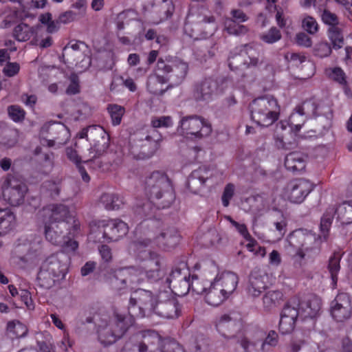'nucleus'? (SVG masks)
<instances>
[{
  "label": "nucleus",
  "instance_id": "nucleus-45",
  "mask_svg": "<svg viewBox=\"0 0 352 352\" xmlns=\"http://www.w3.org/2000/svg\"><path fill=\"white\" fill-rule=\"evenodd\" d=\"M192 352H209L210 340L204 335L197 336L192 346Z\"/></svg>",
  "mask_w": 352,
  "mask_h": 352
},
{
  "label": "nucleus",
  "instance_id": "nucleus-14",
  "mask_svg": "<svg viewBox=\"0 0 352 352\" xmlns=\"http://www.w3.org/2000/svg\"><path fill=\"white\" fill-rule=\"evenodd\" d=\"M305 122V116L295 109V111H294L289 117L288 121H280L277 124L276 131L277 132L279 129L285 131L286 130L287 126L288 125L289 126V131L296 134L300 131ZM274 140L275 145L278 148L284 150L289 149V147L287 146V144L285 142V136L283 135H279L277 133Z\"/></svg>",
  "mask_w": 352,
  "mask_h": 352
},
{
  "label": "nucleus",
  "instance_id": "nucleus-53",
  "mask_svg": "<svg viewBox=\"0 0 352 352\" xmlns=\"http://www.w3.org/2000/svg\"><path fill=\"white\" fill-rule=\"evenodd\" d=\"M281 316L289 318V319L296 321L298 316L300 317L298 306L294 307L291 305V302H287L283 307Z\"/></svg>",
  "mask_w": 352,
  "mask_h": 352
},
{
  "label": "nucleus",
  "instance_id": "nucleus-27",
  "mask_svg": "<svg viewBox=\"0 0 352 352\" xmlns=\"http://www.w3.org/2000/svg\"><path fill=\"white\" fill-rule=\"evenodd\" d=\"M168 83L165 81V78L162 74H159L156 71V74L150 76L148 78L146 87L148 91L155 96H162L164 94L167 89L170 87H164V85Z\"/></svg>",
  "mask_w": 352,
  "mask_h": 352
},
{
  "label": "nucleus",
  "instance_id": "nucleus-1",
  "mask_svg": "<svg viewBox=\"0 0 352 352\" xmlns=\"http://www.w3.org/2000/svg\"><path fill=\"white\" fill-rule=\"evenodd\" d=\"M144 234L148 238L134 242L138 256L141 260L140 267H128L115 270L110 278L111 287L120 295L127 290L129 285L140 283L144 276L151 282L162 278L164 273L160 267V256L148 248L155 245L168 251L175 247L181 239L178 230L175 228H168L157 236L150 230L144 231Z\"/></svg>",
  "mask_w": 352,
  "mask_h": 352
},
{
  "label": "nucleus",
  "instance_id": "nucleus-63",
  "mask_svg": "<svg viewBox=\"0 0 352 352\" xmlns=\"http://www.w3.org/2000/svg\"><path fill=\"white\" fill-rule=\"evenodd\" d=\"M76 14L72 10H67L61 13L59 15L58 19L59 21L60 24H67L74 21L76 19Z\"/></svg>",
  "mask_w": 352,
  "mask_h": 352
},
{
  "label": "nucleus",
  "instance_id": "nucleus-37",
  "mask_svg": "<svg viewBox=\"0 0 352 352\" xmlns=\"http://www.w3.org/2000/svg\"><path fill=\"white\" fill-rule=\"evenodd\" d=\"M334 206H329L327 208L320 221V231L322 234L323 240L327 241L329 236V232L331 226L333 219L336 215Z\"/></svg>",
  "mask_w": 352,
  "mask_h": 352
},
{
  "label": "nucleus",
  "instance_id": "nucleus-20",
  "mask_svg": "<svg viewBox=\"0 0 352 352\" xmlns=\"http://www.w3.org/2000/svg\"><path fill=\"white\" fill-rule=\"evenodd\" d=\"M294 304L298 306L300 318L302 319L316 318L321 308L320 300L316 296H311L305 300L298 302L296 300H294Z\"/></svg>",
  "mask_w": 352,
  "mask_h": 352
},
{
  "label": "nucleus",
  "instance_id": "nucleus-24",
  "mask_svg": "<svg viewBox=\"0 0 352 352\" xmlns=\"http://www.w3.org/2000/svg\"><path fill=\"white\" fill-rule=\"evenodd\" d=\"M268 276L265 273L252 272L249 278L248 293L253 297L261 295L267 288Z\"/></svg>",
  "mask_w": 352,
  "mask_h": 352
},
{
  "label": "nucleus",
  "instance_id": "nucleus-38",
  "mask_svg": "<svg viewBox=\"0 0 352 352\" xmlns=\"http://www.w3.org/2000/svg\"><path fill=\"white\" fill-rule=\"evenodd\" d=\"M329 77L333 81L342 86L346 94L349 91L346 76L344 70L340 67H335L327 70Z\"/></svg>",
  "mask_w": 352,
  "mask_h": 352
},
{
  "label": "nucleus",
  "instance_id": "nucleus-8",
  "mask_svg": "<svg viewBox=\"0 0 352 352\" xmlns=\"http://www.w3.org/2000/svg\"><path fill=\"white\" fill-rule=\"evenodd\" d=\"M89 226L90 234L98 232L102 234L98 240L102 239L107 243L118 241L129 232L127 223L119 219L94 220Z\"/></svg>",
  "mask_w": 352,
  "mask_h": 352
},
{
  "label": "nucleus",
  "instance_id": "nucleus-42",
  "mask_svg": "<svg viewBox=\"0 0 352 352\" xmlns=\"http://www.w3.org/2000/svg\"><path fill=\"white\" fill-rule=\"evenodd\" d=\"M56 278L48 270L41 267L37 276L38 285L44 289H50L54 286Z\"/></svg>",
  "mask_w": 352,
  "mask_h": 352
},
{
  "label": "nucleus",
  "instance_id": "nucleus-40",
  "mask_svg": "<svg viewBox=\"0 0 352 352\" xmlns=\"http://www.w3.org/2000/svg\"><path fill=\"white\" fill-rule=\"evenodd\" d=\"M328 36L331 42L333 48L340 49L344 45V36L342 33V25L328 28Z\"/></svg>",
  "mask_w": 352,
  "mask_h": 352
},
{
  "label": "nucleus",
  "instance_id": "nucleus-36",
  "mask_svg": "<svg viewBox=\"0 0 352 352\" xmlns=\"http://www.w3.org/2000/svg\"><path fill=\"white\" fill-rule=\"evenodd\" d=\"M190 277L188 276L184 279L177 278L175 280L167 282V283L173 293L177 296H183L190 290Z\"/></svg>",
  "mask_w": 352,
  "mask_h": 352
},
{
  "label": "nucleus",
  "instance_id": "nucleus-51",
  "mask_svg": "<svg viewBox=\"0 0 352 352\" xmlns=\"http://www.w3.org/2000/svg\"><path fill=\"white\" fill-rule=\"evenodd\" d=\"M323 23L329 26V28L337 27L341 24L337 15L328 10L324 9L321 15Z\"/></svg>",
  "mask_w": 352,
  "mask_h": 352
},
{
  "label": "nucleus",
  "instance_id": "nucleus-46",
  "mask_svg": "<svg viewBox=\"0 0 352 352\" xmlns=\"http://www.w3.org/2000/svg\"><path fill=\"white\" fill-rule=\"evenodd\" d=\"M296 109L305 116V115L315 114L318 109V105L314 99L310 98L297 106Z\"/></svg>",
  "mask_w": 352,
  "mask_h": 352
},
{
  "label": "nucleus",
  "instance_id": "nucleus-50",
  "mask_svg": "<svg viewBox=\"0 0 352 352\" xmlns=\"http://www.w3.org/2000/svg\"><path fill=\"white\" fill-rule=\"evenodd\" d=\"M283 294L278 291H270L263 296V300L264 305L270 308L281 299Z\"/></svg>",
  "mask_w": 352,
  "mask_h": 352
},
{
  "label": "nucleus",
  "instance_id": "nucleus-7",
  "mask_svg": "<svg viewBox=\"0 0 352 352\" xmlns=\"http://www.w3.org/2000/svg\"><path fill=\"white\" fill-rule=\"evenodd\" d=\"M156 71L162 74L168 87L179 85L186 78L188 72V64L177 57L160 58L157 62Z\"/></svg>",
  "mask_w": 352,
  "mask_h": 352
},
{
  "label": "nucleus",
  "instance_id": "nucleus-56",
  "mask_svg": "<svg viewBox=\"0 0 352 352\" xmlns=\"http://www.w3.org/2000/svg\"><path fill=\"white\" fill-rule=\"evenodd\" d=\"M303 29L308 33L313 34L318 32V25L316 19L312 16L305 17L302 22Z\"/></svg>",
  "mask_w": 352,
  "mask_h": 352
},
{
  "label": "nucleus",
  "instance_id": "nucleus-33",
  "mask_svg": "<svg viewBox=\"0 0 352 352\" xmlns=\"http://www.w3.org/2000/svg\"><path fill=\"white\" fill-rule=\"evenodd\" d=\"M342 254L340 252H334L330 256L328 263V270L331 275L332 285L334 287L337 285L338 275L340 270V261Z\"/></svg>",
  "mask_w": 352,
  "mask_h": 352
},
{
  "label": "nucleus",
  "instance_id": "nucleus-11",
  "mask_svg": "<svg viewBox=\"0 0 352 352\" xmlns=\"http://www.w3.org/2000/svg\"><path fill=\"white\" fill-rule=\"evenodd\" d=\"M3 199L12 206H18L24 202L28 192L27 186L13 176L6 177L1 186Z\"/></svg>",
  "mask_w": 352,
  "mask_h": 352
},
{
  "label": "nucleus",
  "instance_id": "nucleus-31",
  "mask_svg": "<svg viewBox=\"0 0 352 352\" xmlns=\"http://www.w3.org/2000/svg\"><path fill=\"white\" fill-rule=\"evenodd\" d=\"M188 276H190V273L186 261H178L172 267L170 274L166 278V282L175 280L177 278L184 279Z\"/></svg>",
  "mask_w": 352,
  "mask_h": 352
},
{
  "label": "nucleus",
  "instance_id": "nucleus-23",
  "mask_svg": "<svg viewBox=\"0 0 352 352\" xmlns=\"http://www.w3.org/2000/svg\"><path fill=\"white\" fill-rule=\"evenodd\" d=\"M212 282L230 297L236 289L239 277L234 272H224L217 274Z\"/></svg>",
  "mask_w": 352,
  "mask_h": 352
},
{
  "label": "nucleus",
  "instance_id": "nucleus-52",
  "mask_svg": "<svg viewBox=\"0 0 352 352\" xmlns=\"http://www.w3.org/2000/svg\"><path fill=\"white\" fill-rule=\"evenodd\" d=\"M235 186L232 183H228L224 187L222 195L221 202L224 207H228L230 205V200L234 195Z\"/></svg>",
  "mask_w": 352,
  "mask_h": 352
},
{
  "label": "nucleus",
  "instance_id": "nucleus-10",
  "mask_svg": "<svg viewBox=\"0 0 352 352\" xmlns=\"http://www.w3.org/2000/svg\"><path fill=\"white\" fill-rule=\"evenodd\" d=\"M50 214L45 223H58L69 231V234L74 236L80 230L78 219L70 213L69 208L63 204H52L49 206Z\"/></svg>",
  "mask_w": 352,
  "mask_h": 352
},
{
  "label": "nucleus",
  "instance_id": "nucleus-18",
  "mask_svg": "<svg viewBox=\"0 0 352 352\" xmlns=\"http://www.w3.org/2000/svg\"><path fill=\"white\" fill-rule=\"evenodd\" d=\"M238 51V50L236 49ZM255 50L249 45H245L239 50V52H231L228 57V66L231 70L238 69V65H234V60L240 58L239 63H243L247 68L254 67L258 65L259 60L254 56Z\"/></svg>",
  "mask_w": 352,
  "mask_h": 352
},
{
  "label": "nucleus",
  "instance_id": "nucleus-26",
  "mask_svg": "<svg viewBox=\"0 0 352 352\" xmlns=\"http://www.w3.org/2000/svg\"><path fill=\"white\" fill-rule=\"evenodd\" d=\"M16 223V215L10 209L0 210V236L12 231Z\"/></svg>",
  "mask_w": 352,
  "mask_h": 352
},
{
  "label": "nucleus",
  "instance_id": "nucleus-13",
  "mask_svg": "<svg viewBox=\"0 0 352 352\" xmlns=\"http://www.w3.org/2000/svg\"><path fill=\"white\" fill-rule=\"evenodd\" d=\"M179 127L183 134L190 135L195 138L207 136L212 131L211 125L197 116L184 117L180 121Z\"/></svg>",
  "mask_w": 352,
  "mask_h": 352
},
{
  "label": "nucleus",
  "instance_id": "nucleus-49",
  "mask_svg": "<svg viewBox=\"0 0 352 352\" xmlns=\"http://www.w3.org/2000/svg\"><path fill=\"white\" fill-rule=\"evenodd\" d=\"M295 324V320L280 315L278 328L279 331L282 334H289L292 333L294 329Z\"/></svg>",
  "mask_w": 352,
  "mask_h": 352
},
{
  "label": "nucleus",
  "instance_id": "nucleus-35",
  "mask_svg": "<svg viewBox=\"0 0 352 352\" xmlns=\"http://www.w3.org/2000/svg\"><path fill=\"white\" fill-rule=\"evenodd\" d=\"M6 331L8 335L12 339H14L25 337L28 332V329L19 320H14L7 323Z\"/></svg>",
  "mask_w": 352,
  "mask_h": 352
},
{
  "label": "nucleus",
  "instance_id": "nucleus-21",
  "mask_svg": "<svg viewBox=\"0 0 352 352\" xmlns=\"http://www.w3.org/2000/svg\"><path fill=\"white\" fill-rule=\"evenodd\" d=\"M313 240H316L313 235L305 234L299 230L293 232L289 237L290 245L298 248L296 256H298L300 259L305 257V250L307 251L309 249L312 250L314 248V247L309 248L307 246V244Z\"/></svg>",
  "mask_w": 352,
  "mask_h": 352
},
{
  "label": "nucleus",
  "instance_id": "nucleus-16",
  "mask_svg": "<svg viewBox=\"0 0 352 352\" xmlns=\"http://www.w3.org/2000/svg\"><path fill=\"white\" fill-rule=\"evenodd\" d=\"M314 185L305 179L291 181L287 187V196L290 202L302 203L306 197L313 190Z\"/></svg>",
  "mask_w": 352,
  "mask_h": 352
},
{
  "label": "nucleus",
  "instance_id": "nucleus-59",
  "mask_svg": "<svg viewBox=\"0 0 352 352\" xmlns=\"http://www.w3.org/2000/svg\"><path fill=\"white\" fill-rule=\"evenodd\" d=\"M278 342V336L277 333L274 331H270L265 340L262 343L261 349L262 351H265L266 345H269L270 346H276Z\"/></svg>",
  "mask_w": 352,
  "mask_h": 352
},
{
  "label": "nucleus",
  "instance_id": "nucleus-32",
  "mask_svg": "<svg viewBox=\"0 0 352 352\" xmlns=\"http://www.w3.org/2000/svg\"><path fill=\"white\" fill-rule=\"evenodd\" d=\"M100 201L108 210H119L124 204V197L118 194L104 193Z\"/></svg>",
  "mask_w": 352,
  "mask_h": 352
},
{
  "label": "nucleus",
  "instance_id": "nucleus-15",
  "mask_svg": "<svg viewBox=\"0 0 352 352\" xmlns=\"http://www.w3.org/2000/svg\"><path fill=\"white\" fill-rule=\"evenodd\" d=\"M69 258L63 253L58 252L48 256L42 263L41 267L57 277L63 279L67 274Z\"/></svg>",
  "mask_w": 352,
  "mask_h": 352
},
{
  "label": "nucleus",
  "instance_id": "nucleus-62",
  "mask_svg": "<svg viewBox=\"0 0 352 352\" xmlns=\"http://www.w3.org/2000/svg\"><path fill=\"white\" fill-rule=\"evenodd\" d=\"M21 300L29 310L34 309V303L32 299L31 294L26 289L21 290L20 292Z\"/></svg>",
  "mask_w": 352,
  "mask_h": 352
},
{
  "label": "nucleus",
  "instance_id": "nucleus-5",
  "mask_svg": "<svg viewBox=\"0 0 352 352\" xmlns=\"http://www.w3.org/2000/svg\"><path fill=\"white\" fill-rule=\"evenodd\" d=\"M217 27L213 16H206L198 10L190 9L186 16L184 31L194 40L206 39L211 36Z\"/></svg>",
  "mask_w": 352,
  "mask_h": 352
},
{
  "label": "nucleus",
  "instance_id": "nucleus-12",
  "mask_svg": "<svg viewBox=\"0 0 352 352\" xmlns=\"http://www.w3.org/2000/svg\"><path fill=\"white\" fill-rule=\"evenodd\" d=\"M153 313L167 319L177 318L182 313V306L177 299L167 292H160Z\"/></svg>",
  "mask_w": 352,
  "mask_h": 352
},
{
  "label": "nucleus",
  "instance_id": "nucleus-64",
  "mask_svg": "<svg viewBox=\"0 0 352 352\" xmlns=\"http://www.w3.org/2000/svg\"><path fill=\"white\" fill-rule=\"evenodd\" d=\"M99 253L104 262H110L112 260L111 249L107 245H101L98 248Z\"/></svg>",
  "mask_w": 352,
  "mask_h": 352
},
{
  "label": "nucleus",
  "instance_id": "nucleus-61",
  "mask_svg": "<svg viewBox=\"0 0 352 352\" xmlns=\"http://www.w3.org/2000/svg\"><path fill=\"white\" fill-rule=\"evenodd\" d=\"M42 188L50 192V196H58L60 193L59 184L53 181H46L42 184Z\"/></svg>",
  "mask_w": 352,
  "mask_h": 352
},
{
  "label": "nucleus",
  "instance_id": "nucleus-22",
  "mask_svg": "<svg viewBox=\"0 0 352 352\" xmlns=\"http://www.w3.org/2000/svg\"><path fill=\"white\" fill-rule=\"evenodd\" d=\"M87 130H89V141L95 142L94 146L91 148V151L90 153H94L93 158L98 157L103 155L109 147L108 142H104L103 144H100L99 140L96 139L98 136L103 139L105 131L103 127L100 125L89 126Z\"/></svg>",
  "mask_w": 352,
  "mask_h": 352
},
{
  "label": "nucleus",
  "instance_id": "nucleus-2",
  "mask_svg": "<svg viewBox=\"0 0 352 352\" xmlns=\"http://www.w3.org/2000/svg\"><path fill=\"white\" fill-rule=\"evenodd\" d=\"M144 189L148 200L135 208V212L140 216V219L144 218L136 227V234L142 232L146 227L158 226L160 222L153 219L155 217L156 211L169 208L175 200L172 182L164 173L154 171L146 177Z\"/></svg>",
  "mask_w": 352,
  "mask_h": 352
},
{
  "label": "nucleus",
  "instance_id": "nucleus-30",
  "mask_svg": "<svg viewBox=\"0 0 352 352\" xmlns=\"http://www.w3.org/2000/svg\"><path fill=\"white\" fill-rule=\"evenodd\" d=\"M215 170L214 168H210L206 166H202L199 167V168L193 170L189 176L188 184L190 188V184L195 180H198L200 183V185H204L206 183V182L209 179H211Z\"/></svg>",
  "mask_w": 352,
  "mask_h": 352
},
{
  "label": "nucleus",
  "instance_id": "nucleus-9",
  "mask_svg": "<svg viewBox=\"0 0 352 352\" xmlns=\"http://www.w3.org/2000/svg\"><path fill=\"white\" fill-rule=\"evenodd\" d=\"M232 81L229 78H222L219 80L211 77L205 78L195 83L192 96L197 101H210L213 98L222 94Z\"/></svg>",
  "mask_w": 352,
  "mask_h": 352
},
{
  "label": "nucleus",
  "instance_id": "nucleus-19",
  "mask_svg": "<svg viewBox=\"0 0 352 352\" xmlns=\"http://www.w3.org/2000/svg\"><path fill=\"white\" fill-rule=\"evenodd\" d=\"M241 323L232 318L229 314L221 316L216 322L217 331L226 338H232L234 333L239 329Z\"/></svg>",
  "mask_w": 352,
  "mask_h": 352
},
{
  "label": "nucleus",
  "instance_id": "nucleus-41",
  "mask_svg": "<svg viewBox=\"0 0 352 352\" xmlns=\"http://www.w3.org/2000/svg\"><path fill=\"white\" fill-rule=\"evenodd\" d=\"M107 111L111 118L112 125H120L126 111L125 108L117 104H109L107 107Z\"/></svg>",
  "mask_w": 352,
  "mask_h": 352
},
{
  "label": "nucleus",
  "instance_id": "nucleus-39",
  "mask_svg": "<svg viewBox=\"0 0 352 352\" xmlns=\"http://www.w3.org/2000/svg\"><path fill=\"white\" fill-rule=\"evenodd\" d=\"M34 33V28L23 23L17 25L13 30V36L21 42L28 41Z\"/></svg>",
  "mask_w": 352,
  "mask_h": 352
},
{
  "label": "nucleus",
  "instance_id": "nucleus-28",
  "mask_svg": "<svg viewBox=\"0 0 352 352\" xmlns=\"http://www.w3.org/2000/svg\"><path fill=\"white\" fill-rule=\"evenodd\" d=\"M63 226H59L58 223H44V232L47 241L54 245H59L64 238Z\"/></svg>",
  "mask_w": 352,
  "mask_h": 352
},
{
  "label": "nucleus",
  "instance_id": "nucleus-55",
  "mask_svg": "<svg viewBox=\"0 0 352 352\" xmlns=\"http://www.w3.org/2000/svg\"><path fill=\"white\" fill-rule=\"evenodd\" d=\"M190 290L196 294H202L206 292V289L195 274L190 275Z\"/></svg>",
  "mask_w": 352,
  "mask_h": 352
},
{
  "label": "nucleus",
  "instance_id": "nucleus-4",
  "mask_svg": "<svg viewBox=\"0 0 352 352\" xmlns=\"http://www.w3.org/2000/svg\"><path fill=\"white\" fill-rule=\"evenodd\" d=\"M251 119L257 125L267 127L280 117V106L273 96L265 95L254 99L249 104Z\"/></svg>",
  "mask_w": 352,
  "mask_h": 352
},
{
  "label": "nucleus",
  "instance_id": "nucleus-43",
  "mask_svg": "<svg viewBox=\"0 0 352 352\" xmlns=\"http://www.w3.org/2000/svg\"><path fill=\"white\" fill-rule=\"evenodd\" d=\"M58 246L61 247V253L75 255L78 249L79 244L75 239H72L69 236H65Z\"/></svg>",
  "mask_w": 352,
  "mask_h": 352
},
{
  "label": "nucleus",
  "instance_id": "nucleus-29",
  "mask_svg": "<svg viewBox=\"0 0 352 352\" xmlns=\"http://www.w3.org/2000/svg\"><path fill=\"white\" fill-rule=\"evenodd\" d=\"M285 166L293 173L303 170L306 166L304 155L299 152H292L287 154L285 160Z\"/></svg>",
  "mask_w": 352,
  "mask_h": 352
},
{
  "label": "nucleus",
  "instance_id": "nucleus-47",
  "mask_svg": "<svg viewBox=\"0 0 352 352\" xmlns=\"http://www.w3.org/2000/svg\"><path fill=\"white\" fill-rule=\"evenodd\" d=\"M8 113L10 118L14 122L23 121L25 116V111L19 105H10L8 107Z\"/></svg>",
  "mask_w": 352,
  "mask_h": 352
},
{
  "label": "nucleus",
  "instance_id": "nucleus-44",
  "mask_svg": "<svg viewBox=\"0 0 352 352\" xmlns=\"http://www.w3.org/2000/svg\"><path fill=\"white\" fill-rule=\"evenodd\" d=\"M225 30L228 34L234 35L245 34L248 32V28L246 26L240 25L232 19L226 20Z\"/></svg>",
  "mask_w": 352,
  "mask_h": 352
},
{
  "label": "nucleus",
  "instance_id": "nucleus-58",
  "mask_svg": "<svg viewBox=\"0 0 352 352\" xmlns=\"http://www.w3.org/2000/svg\"><path fill=\"white\" fill-rule=\"evenodd\" d=\"M230 223L236 228L239 233L245 239H251V235L248 232L247 226L244 223H239L235 220L232 219L230 217H228Z\"/></svg>",
  "mask_w": 352,
  "mask_h": 352
},
{
  "label": "nucleus",
  "instance_id": "nucleus-3",
  "mask_svg": "<svg viewBox=\"0 0 352 352\" xmlns=\"http://www.w3.org/2000/svg\"><path fill=\"white\" fill-rule=\"evenodd\" d=\"M157 302V296L155 297L151 291L135 290L129 300L128 315L115 313L113 320L106 327L98 329L100 343L107 346L116 342L133 324L135 318H142L146 312H153Z\"/></svg>",
  "mask_w": 352,
  "mask_h": 352
},
{
  "label": "nucleus",
  "instance_id": "nucleus-60",
  "mask_svg": "<svg viewBox=\"0 0 352 352\" xmlns=\"http://www.w3.org/2000/svg\"><path fill=\"white\" fill-rule=\"evenodd\" d=\"M20 70V65L19 63L14 62H8L3 69L5 76L8 77H13L16 76Z\"/></svg>",
  "mask_w": 352,
  "mask_h": 352
},
{
  "label": "nucleus",
  "instance_id": "nucleus-34",
  "mask_svg": "<svg viewBox=\"0 0 352 352\" xmlns=\"http://www.w3.org/2000/svg\"><path fill=\"white\" fill-rule=\"evenodd\" d=\"M337 219L342 224L352 223V201H344L335 208Z\"/></svg>",
  "mask_w": 352,
  "mask_h": 352
},
{
  "label": "nucleus",
  "instance_id": "nucleus-48",
  "mask_svg": "<svg viewBox=\"0 0 352 352\" xmlns=\"http://www.w3.org/2000/svg\"><path fill=\"white\" fill-rule=\"evenodd\" d=\"M280 31L276 27L271 28L268 32L261 36V39L265 43L273 44L281 38Z\"/></svg>",
  "mask_w": 352,
  "mask_h": 352
},
{
  "label": "nucleus",
  "instance_id": "nucleus-6",
  "mask_svg": "<svg viewBox=\"0 0 352 352\" xmlns=\"http://www.w3.org/2000/svg\"><path fill=\"white\" fill-rule=\"evenodd\" d=\"M142 340L138 344L139 352H186L184 348L174 339L162 338L154 330L140 332Z\"/></svg>",
  "mask_w": 352,
  "mask_h": 352
},
{
  "label": "nucleus",
  "instance_id": "nucleus-54",
  "mask_svg": "<svg viewBox=\"0 0 352 352\" xmlns=\"http://www.w3.org/2000/svg\"><path fill=\"white\" fill-rule=\"evenodd\" d=\"M151 125L153 128L170 127L173 126V120L170 116L153 117L151 120Z\"/></svg>",
  "mask_w": 352,
  "mask_h": 352
},
{
  "label": "nucleus",
  "instance_id": "nucleus-57",
  "mask_svg": "<svg viewBox=\"0 0 352 352\" xmlns=\"http://www.w3.org/2000/svg\"><path fill=\"white\" fill-rule=\"evenodd\" d=\"M45 340H37V345L41 352H54V346L52 343V336L47 333Z\"/></svg>",
  "mask_w": 352,
  "mask_h": 352
},
{
  "label": "nucleus",
  "instance_id": "nucleus-17",
  "mask_svg": "<svg viewBox=\"0 0 352 352\" xmlns=\"http://www.w3.org/2000/svg\"><path fill=\"white\" fill-rule=\"evenodd\" d=\"M350 296L346 293L338 294L331 302V314L337 322H343L351 316Z\"/></svg>",
  "mask_w": 352,
  "mask_h": 352
},
{
  "label": "nucleus",
  "instance_id": "nucleus-25",
  "mask_svg": "<svg viewBox=\"0 0 352 352\" xmlns=\"http://www.w3.org/2000/svg\"><path fill=\"white\" fill-rule=\"evenodd\" d=\"M229 298L224 292L212 282L208 289H206L205 300L207 304L213 307L221 305Z\"/></svg>",
  "mask_w": 352,
  "mask_h": 352
}]
</instances>
